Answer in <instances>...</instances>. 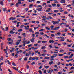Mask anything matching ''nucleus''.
<instances>
[{
    "mask_svg": "<svg viewBox=\"0 0 74 74\" xmlns=\"http://www.w3.org/2000/svg\"><path fill=\"white\" fill-rule=\"evenodd\" d=\"M26 67L27 69H28L29 68V65H27L26 66Z\"/></svg>",
    "mask_w": 74,
    "mask_h": 74,
    "instance_id": "62",
    "label": "nucleus"
},
{
    "mask_svg": "<svg viewBox=\"0 0 74 74\" xmlns=\"http://www.w3.org/2000/svg\"><path fill=\"white\" fill-rule=\"evenodd\" d=\"M0 39H2L3 40H4L5 39L4 37H0Z\"/></svg>",
    "mask_w": 74,
    "mask_h": 74,
    "instance_id": "36",
    "label": "nucleus"
},
{
    "mask_svg": "<svg viewBox=\"0 0 74 74\" xmlns=\"http://www.w3.org/2000/svg\"><path fill=\"white\" fill-rule=\"evenodd\" d=\"M31 64V65H33V64H35V62H32Z\"/></svg>",
    "mask_w": 74,
    "mask_h": 74,
    "instance_id": "41",
    "label": "nucleus"
},
{
    "mask_svg": "<svg viewBox=\"0 0 74 74\" xmlns=\"http://www.w3.org/2000/svg\"><path fill=\"white\" fill-rule=\"evenodd\" d=\"M23 26H24V25H23L22 24L20 26V27H21V28H22V27H23Z\"/></svg>",
    "mask_w": 74,
    "mask_h": 74,
    "instance_id": "43",
    "label": "nucleus"
},
{
    "mask_svg": "<svg viewBox=\"0 0 74 74\" xmlns=\"http://www.w3.org/2000/svg\"><path fill=\"white\" fill-rule=\"evenodd\" d=\"M74 68V67L73 66H72L71 67V68L70 69V70H73V69Z\"/></svg>",
    "mask_w": 74,
    "mask_h": 74,
    "instance_id": "51",
    "label": "nucleus"
},
{
    "mask_svg": "<svg viewBox=\"0 0 74 74\" xmlns=\"http://www.w3.org/2000/svg\"><path fill=\"white\" fill-rule=\"evenodd\" d=\"M42 43H43V44H45V43H47V41H42Z\"/></svg>",
    "mask_w": 74,
    "mask_h": 74,
    "instance_id": "14",
    "label": "nucleus"
},
{
    "mask_svg": "<svg viewBox=\"0 0 74 74\" xmlns=\"http://www.w3.org/2000/svg\"><path fill=\"white\" fill-rule=\"evenodd\" d=\"M53 55V56H54V58H55V57H56V56H58V54H56Z\"/></svg>",
    "mask_w": 74,
    "mask_h": 74,
    "instance_id": "30",
    "label": "nucleus"
},
{
    "mask_svg": "<svg viewBox=\"0 0 74 74\" xmlns=\"http://www.w3.org/2000/svg\"><path fill=\"white\" fill-rule=\"evenodd\" d=\"M13 31L12 30H11L10 32V33L11 34H13Z\"/></svg>",
    "mask_w": 74,
    "mask_h": 74,
    "instance_id": "31",
    "label": "nucleus"
},
{
    "mask_svg": "<svg viewBox=\"0 0 74 74\" xmlns=\"http://www.w3.org/2000/svg\"><path fill=\"white\" fill-rule=\"evenodd\" d=\"M12 68L14 69V70H17V71H18V69H16V68L14 67H13Z\"/></svg>",
    "mask_w": 74,
    "mask_h": 74,
    "instance_id": "21",
    "label": "nucleus"
},
{
    "mask_svg": "<svg viewBox=\"0 0 74 74\" xmlns=\"http://www.w3.org/2000/svg\"><path fill=\"white\" fill-rule=\"evenodd\" d=\"M19 51H16V52L15 53H16V54H19Z\"/></svg>",
    "mask_w": 74,
    "mask_h": 74,
    "instance_id": "52",
    "label": "nucleus"
},
{
    "mask_svg": "<svg viewBox=\"0 0 74 74\" xmlns=\"http://www.w3.org/2000/svg\"><path fill=\"white\" fill-rule=\"evenodd\" d=\"M8 30V27H7L5 28V29L4 30L5 31H7Z\"/></svg>",
    "mask_w": 74,
    "mask_h": 74,
    "instance_id": "22",
    "label": "nucleus"
},
{
    "mask_svg": "<svg viewBox=\"0 0 74 74\" xmlns=\"http://www.w3.org/2000/svg\"><path fill=\"white\" fill-rule=\"evenodd\" d=\"M44 68L46 69H48L49 68V66H45V65Z\"/></svg>",
    "mask_w": 74,
    "mask_h": 74,
    "instance_id": "24",
    "label": "nucleus"
},
{
    "mask_svg": "<svg viewBox=\"0 0 74 74\" xmlns=\"http://www.w3.org/2000/svg\"><path fill=\"white\" fill-rule=\"evenodd\" d=\"M51 10V8H49L47 9V10H46V12H50V10Z\"/></svg>",
    "mask_w": 74,
    "mask_h": 74,
    "instance_id": "8",
    "label": "nucleus"
},
{
    "mask_svg": "<svg viewBox=\"0 0 74 74\" xmlns=\"http://www.w3.org/2000/svg\"><path fill=\"white\" fill-rule=\"evenodd\" d=\"M67 41L68 42H71V40L69 41V39H67Z\"/></svg>",
    "mask_w": 74,
    "mask_h": 74,
    "instance_id": "46",
    "label": "nucleus"
},
{
    "mask_svg": "<svg viewBox=\"0 0 74 74\" xmlns=\"http://www.w3.org/2000/svg\"><path fill=\"white\" fill-rule=\"evenodd\" d=\"M42 18H46V16H41Z\"/></svg>",
    "mask_w": 74,
    "mask_h": 74,
    "instance_id": "40",
    "label": "nucleus"
},
{
    "mask_svg": "<svg viewBox=\"0 0 74 74\" xmlns=\"http://www.w3.org/2000/svg\"><path fill=\"white\" fill-rule=\"evenodd\" d=\"M54 12H58L59 11L58 10H55L54 11Z\"/></svg>",
    "mask_w": 74,
    "mask_h": 74,
    "instance_id": "27",
    "label": "nucleus"
},
{
    "mask_svg": "<svg viewBox=\"0 0 74 74\" xmlns=\"http://www.w3.org/2000/svg\"><path fill=\"white\" fill-rule=\"evenodd\" d=\"M34 39H35L34 38H33L30 40V41H31V42H34Z\"/></svg>",
    "mask_w": 74,
    "mask_h": 74,
    "instance_id": "11",
    "label": "nucleus"
},
{
    "mask_svg": "<svg viewBox=\"0 0 74 74\" xmlns=\"http://www.w3.org/2000/svg\"><path fill=\"white\" fill-rule=\"evenodd\" d=\"M52 5L53 7H55L56 5V4L55 3H53Z\"/></svg>",
    "mask_w": 74,
    "mask_h": 74,
    "instance_id": "16",
    "label": "nucleus"
},
{
    "mask_svg": "<svg viewBox=\"0 0 74 74\" xmlns=\"http://www.w3.org/2000/svg\"><path fill=\"white\" fill-rule=\"evenodd\" d=\"M69 66H73V64H72L71 63H69Z\"/></svg>",
    "mask_w": 74,
    "mask_h": 74,
    "instance_id": "54",
    "label": "nucleus"
},
{
    "mask_svg": "<svg viewBox=\"0 0 74 74\" xmlns=\"http://www.w3.org/2000/svg\"><path fill=\"white\" fill-rule=\"evenodd\" d=\"M21 18H25V16H21Z\"/></svg>",
    "mask_w": 74,
    "mask_h": 74,
    "instance_id": "49",
    "label": "nucleus"
},
{
    "mask_svg": "<svg viewBox=\"0 0 74 74\" xmlns=\"http://www.w3.org/2000/svg\"><path fill=\"white\" fill-rule=\"evenodd\" d=\"M16 19V18H13V17H10L9 18V20L10 21V20H12V21H13V20H15Z\"/></svg>",
    "mask_w": 74,
    "mask_h": 74,
    "instance_id": "2",
    "label": "nucleus"
},
{
    "mask_svg": "<svg viewBox=\"0 0 74 74\" xmlns=\"http://www.w3.org/2000/svg\"><path fill=\"white\" fill-rule=\"evenodd\" d=\"M67 29L65 28V29H64V30L65 32H67Z\"/></svg>",
    "mask_w": 74,
    "mask_h": 74,
    "instance_id": "59",
    "label": "nucleus"
},
{
    "mask_svg": "<svg viewBox=\"0 0 74 74\" xmlns=\"http://www.w3.org/2000/svg\"><path fill=\"white\" fill-rule=\"evenodd\" d=\"M45 46H42L41 48V49H45Z\"/></svg>",
    "mask_w": 74,
    "mask_h": 74,
    "instance_id": "47",
    "label": "nucleus"
},
{
    "mask_svg": "<svg viewBox=\"0 0 74 74\" xmlns=\"http://www.w3.org/2000/svg\"><path fill=\"white\" fill-rule=\"evenodd\" d=\"M49 47H50V48H53V47L52 46V45H49Z\"/></svg>",
    "mask_w": 74,
    "mask_h": 74,
    "instance_id": "44",
    "label": "nucleus"
},
{
    "mask_svg": "<svg viewBox=\"0 0 74 74\" xmlns=\"http://www.w3.org/2000/svg\"><path fill=\"white\" fill-rule=\"evenodd\" d=\"M60 34H61V33L60 32H58L57 34H56V36H58V35H59Z\"/></svg>",
    "mask_w": 74,
    "mask_h": 74,
    "instance_id": "20",
    "label": "nucleus"
},
{
    "mask_svg": "<svg viewBox=\"0 0 74 74\" xmlns=\"http://www.w3.org/2000/svg\"><path fill=\"white\" fill-rule=\"evenodd\" d=\"M54 53L55 54H56V53H58V51H57V52L54 51Z\"/></svg>",
    "mask_w": 74,
    "mask_h": 74,
    "instance_id": "53",
    "label": "nucleus"
},
{
    "mask_svg": "<svg viewBox=\"0 0 74 74\" xmlns=\"http://www.w3.org/2000/svg\"><path fill=\"white\" fill-rule=\"evenodd\" d=\"M8 44H12V42H7Z\"/></svg>",
    "mask_w": 74,
    "mask_h": 74,
    "instance_id": "34",
    "label": "nucleus"
},
{
    "mask_svg": "<svg viewBox=\"0 0 74 74\" xmlns=\"http://www.w3.org/2000/svg\"><path fill=\"white\" fill-rule=\"evenodd\" d=\"M39 73L40 74H42V72H41V70H40L38 71Z\"/></svg>",
    "mask_w": 74,
    "mask_h": 74,
    "instance_id": "25",
    "label": "nucleus"
},
{
    "mask_svg": "<svg viewBox=\"0 0 74 74\" xmlns=\"http://www.w3.org/2000/svg\"><path fill=\"white\" fill-rule=\"evenodd\" d=\"M40 34V33L39 32H36L35 33V34Z\"/></svg>",
    "mask_w": 74,
    "mask_h": 74,
    "instance_id": "39",
    "label": "nucleus"
},
{
    "mask_svg": "<svg viewBox=\"0 0 74 74\" xmlns=\"http://www.w3.org/2000/svg\"><path fill=\"white\" fill-rule=\"evenodd\" d=\"M26 29H29V32H30L32 33H34V32H33V31L32 30V28H26Z\"/></svg>",
    "mask_w": 74,
    "mask_h": 74,
    "instance_id": "3",
    "label": "nucleus"
},
{
    "mask_svg": "<svg viewBox=\"0 0 74 74\" xmlns=\"http://www.w3.org/2000/svg\"><path fill=\"white\" fill-rule=\"evenodd\" d=\"M60 2L62 3H65V0H61Z\"/></svg>",
    "mask_w": 74,
    "mask_h": 74,
    "instance_id": "13",
    "label": "nucleus"
},
{
    "mask_svg": "<svg viewBox=\"0 0 74 74\" xmlns=\"http://www.w3.org/2000/svg\"><path fill=\"white\" fill-rule=\"evenodd\" d=\"M6 60L7 61V62L9 64H10V61H9V60L7 59H6Z\"/></svg>",
    "mask_w": 74,
    "mask_h": 74,
    "instance_id": "33",
    "label": "nucleus"
},
{
    "mask_svg": "<svg viewBox=\"0 0 74 74\" xmlns=\"http://www.w3.org/2000/svg\"><path fill=\"white\" fill-rule=\"evenodd\" d=\"M4 64V62H2L0 64V66L2 65V64Z\"/></svg>",
    "mask_w": 74,
    "mask_h": 74,
    "instance_id": "57",
    "label": "nucleus"
},
{
    "mask_svg": "<svg viewBox=\"0 0 74 74\" xmlns=\"http://www.w3.org/2000/svg\"><path fill=\"white\" fill-rule=\"evenodd\" d=\"M18 22V21L16 20L14 21H13L12 22L13 23H16Z\"/></svg>",
    "mask_w": 74,
    "mask_h": 74,
    "instance_id": "28",
    "label": "nucleus"
},
{
    "mask_svg": "<svg viewBox=\"0 0 74 74\" xmlns=\"http://www.w3.org/2000/svg\"><path fill=\"white\" fill-rule=\"evenodd\" d=\"M20 43L19 42H17L16 43V45H19Z\"/></svg>",
    "mask_w": 74,
    "mask_h": 74,
    "instance_id": "50",
    "label": "nucleus"
},
{
    "mask_svg": "<svg viewBox=\"0 0 74 74\" xmlns=\"http://www.w3.org/2000/svg\"><path fill=\"white\" fill-rule=\"evenodd\" d=\"M3 10L4 11H7V8H3Z\"/></svg>",
    "mask_w": 74,
    "mask_h": 74,
    "instance_id": "15",
    "label": "nucleus"
},
{
    "mask_svg": "<svg viewBox=\"0 0 74 74\" xmlns=\"http://www.w3.org/2000/svg\"><path fill=\"white\" fill-rule=\"evenodd\" d=\"M49 43H52L53 44V43H54L55 42V41L53 40H49Z\"/></svg>",
    "mask_w": 74,
    "mask_h": 74,
    "instance_id": "10",
    "label": "nucleus"
},
{
    "mask_svg": "<svg viewBox=\"0 0 74 74\" xmlns=\"http://www.w3.org/2000/svg\"><path fill=\"white\" fill-rule=\"evenodd\" d=\"M60 38L61 39L60 40V41H64L65 40H64V38L60 37Z\"/></svg>",
    "mask_w": 74,
    "mask_h": 74,
    "instance_id": "7",
    "label": "nucleus"
},
{
    "mask_svg": "<svg viewBox=\"0 0 74 74\" xmlns=\"http://www.w3.org/2000/svg\"><path fill=\"white\" fill-rule=\"evenodd\" d=\"M29 6L30 7H33V5L31 4H30L29 5Z\"/></svg>",
    "mask_w": 74,
    "mask_h": 74,
    "instance_id": "48",
    "label": "nucleus"
},
{
    "mask_svg": "<svg viewBox=\"0 0 74 74\" xmlns=\"http://www.w3.org/2000/svg\"><path fill=\"white\" fill-rule=\"evenodd\" d=\"M44 34V33L42 32H41L40 33V34H41V35H43V34Z\"/></svg>",
    "mask_w": 74,
    "mask_h": 74,
    "instance_id": "56",
    "label": "nucleus"
},
{
    "mask_svg": "<svg viewBox=\"0 0 74 74\" xmlns=\"http://www.w3.org/2000/svg\"><path fill=\"white\" fill-rule=\"evenodd\" d=\"M7 40H8V41H11V38H8L7 39Z\"/></svg>",
    "mask_w": 74,
    "mask_h": 74,
    "instance_id": "23",
    "label": "nucleus"
},
{
    "mask_svg": "<svg viewBox=\"0 0 74 74\" xmlns=\"http://www.w3.org/2000/svg\"><path fill=\"white\" fill-rule=\"evenodd\" d=\"M69 51H72V52H74V50H72V49H69Z\"/></svg>",
    "mask_w": 74,
    "mask_h": 74,
    "instance_id": "61",
    "label": "nucleus"
},
{
    "mask_svg": "<svg viewBox=\"0 0 74 74\" xmlns=\"http://www.w3.org/2000/svg\"><path fill=\"white\" fill-rule=\"evenodd\" d=\"M59 23V21H55L53 23V25H56L57 24H58Z\"/></svg>",
    "mask_w": 74,
    "mask_h": 74,
    "instance_id": "9",
    "label": "nucleus"
},
{
    "mask_svg": "<svg viewBox=\"0 0 74 74\" xmlns=\"http://www.w3.org/2000/svg\"><path fill=\"white\" fill-rule=\"evenodd\" d=\"M64 51V50H62V49H61L60 50V52H63Z\"/></svg>",
    "mask_w": 74,
    "mask_h": 74,
    "instance_id": "60",
    "label": "nucleus"
},
{
    "mask_svg": "<svg viewBox=\"0 0 74 74\" xmlns=\"http://www.w3.org/2000/svg\"><path fill=\"white\" fill-rule=\"evenodd\" d=\"M6 49H4V51L5 53H7V51Z\"/></svg>",
    "mask_w": 74,
    "mask_h": 74,
    "instance_id": "35",
    "label": "nucleus"
},
{
    "mask_svg": "<svg viewBox=\"0 0 74 74\" xmlns=\"http://www.w3.org/2000/svg\"><path fill=\"white\" fill-rule=\"evenodd\" d=\"M1 29H2V30H4V28H3V27L1 26Z\"/></svg>",
    "mask_w": 74,
    "mask_h": 74,
    "instance_id": "42",
    "label": "nucleus"
},
{
    "mask_svg": "<svg viewBox=\"0 0 74 74\" xmlns=\"http://www.w3.org/2000/svg\"><path fill=\"white\" fill-rule=\"evenodd\" d=\"M42 9V8L41 7L40 8L37 9L36 10H38V11H42V10H41Z\"/></svg>",
    "mask_w": 74,
    "mask_h": 74,
    "instance_id": "6",
    "label": "nucleus"
},
{
    "mask_svg": "<svg viewBox=\"0 0 74 74\" xmlns=\"http://www.w3.org/2000/svg\"><path fill=\"white\" fill-rule=\"evenodd\" d=\"M64 13L65 14H67L68 13L66 11Z\"/></svg>",
    "mask_w": 74,
    "mask_h": 74,
    "instance_id": "63",
    "label": "nucleus"
},
{
    "mask_svg": "<svg viewBox=\"0 0 74 74\" xmlns=\"http://www.w3.org/2000/svg\"><path fill=\"white\" fill-rule=\"evenodd\" d=\"M32 60H38V58L37 57H34L32 58Z\"/></svg>",
    "mask_w": 74,
    "mask_h": 74,
    "instance_id": "5",
    "label": "nucleus"
},
{
    "mask_svg": "<svg viewBox=\"0 0 74 74\" xmlns=\"http://www.w3.org/2000/svg\"><path fill=\"white\" fill-rule=\"evenodd\" d=\"M55 26H54V25H51V28H53Z\"/></svg>",
    "mask_w": 74,
    "mask_h": 74,
    "instance_id": "58",
    "label": "nucleus"
},
{
    "mask_svg": "<svg viewBox=\"0 0 74 74\" xmlns=\"http://www.w3.org/2000/svg\"><path fill=\"white\" fill-rule=\"evenodd\" d=\"M12 65H13V66H16V64H15L14 62L12 63Z\"/></svg>",
    "mask_w": 74,
    "mask_h": 74,
    "instance_id": "19",
    "label": "nucleus"
},
{
    "mask_svg": "<svg viewBox=\"0 0 74 74\" xmlns=\"http://www.w3.org/2000/svg\"><path fill=\"white\" fill-rule=\"evenodd\" d=\"M22 35L23 36V37H25L26 36V33H23Z\"/></svg>",
    "mask_w": 74,
    "mask_h": 74,
    "instance_id": "18",
    "label": "nucleus"
},
{
    "mask_svg": "<svg viewBox=\"0 0 74 74\" xmlns=\"http://www.w3.org/2000/svg\"><path fill=\"white\" fill-rule=\"evenodd\" d=\"M68 16H69V17H71V18H74V16H73L72 14H69Z\"/></svg>",
    "mask_w": 74,
    "mask_h": 74,
    "instance_id": "12",
    "label": "nucleus"
},
{
    "mask_svg": "<svg viewBox=\"0 0 74 74\" xmlns=\"http://www.w3.org/2000/svg\"><path fill=\"white\" fill-rule=\"evenodd\" d=\"M63 55V54H60L58 55V56H62Z\"/></svg>",
    "mask_w": 74,
    "mask_h": 74,
    "instance_id": "32",
    "label": "nucleus"
},
{
    "mask_svg": "<svg viewBox=\"0 0 74 74\" xmlns=\"http://www.w3.org/2000/svg\"><path fill=\"white\" fill-rule=\"evenodd\" d=\"M71 5H67V6H66V7H71Z\"/></svg>",
    "mask_w": 74,
    "mask_h": 74,
    "instance_id": "45",
    "label": "nucleus"
},
{
    "mask_svg": "<svg viewBox=\"0 0 74 74\" xmlns=\"http://www.w3.org/2000/svg\"><path fill=\"white\" fill-rule=\"evenodd\" d=\"M45 59H49V57H46L45 58H44Z\"/></svg>",
    "mask_w": 74,
    "mask_h": 74,
    "instance_id": "17",
    "label": "nucleus"
},
{
    "mask_svg": "<svg viewBox=\"0 0 74 74\" xmlns=\"http://www.w3.org/2000/svg\"><path fill=\"white\" fill-rule=\"evenodd\" d=\"M0 60H3V56H1V58H0Z\"/></svg>",
    "mask_w": 74,
    "mask_h": 74,
    "instance_id": "26",
    "label": "nucleus"
},
{
    "mask_svg": "<svg viewBox=\"0 0 74 74\" xmlns=\"http://www.w3.org/2000/svg\"><path fill=\"white\" fill-rule=\"evenodd\" d=\"M0 4L2 6H3L4 5V3H3V1H1V0H0Z\"/></svg>",
    "mask_w": 74,
    "mask_h": 74,
    "instance_id": "4",
    "label": "nucleus"
},
{
    "mask_svg": "<svg viewBox=\"0 0 74 74\" xmlns=\"http://www.w3.org/2000/svg\"><path fill=\"white\" fill-rule=\"evenodd\" d=\"M19 48H16V49H15V51H18V50L19 49Z\"/></svg>",
    "mask_w": 74,
    "mask_h": 74,
    "instance_id": "55",
    "label": "nucleus"
},
{
    "mask_svg": "<svg viewBox=\"0 0 74 74\" xmlns=\"http://www.w3.org/2000/svg\"><path fill=\"white\" fill-rule=\"evenodd\" d=\"M45 28L48 30H49L50 29V28H48V27H45Z\"/></svg>",
    "mask_w": 74,
    "mask_h": 74,
    "instance_id": "37",
    "label": "nucleus"
},
{
    "mask_svg": "<svg viewBox=\"0 0 74 74\" xmlns=\"http://www.w3.org/2000/svg\"><path fill=\"white\" fill-rule=\"evenodd\" d=\"M53 63V61H51V62H49V64L50 65H51V64H52Z\"/></svg>",
    "mask_w": 74,
    "mask_h": 74,
    "instance_id": "29",
    "label": "nucleus"
},
{
    "mask_svg": "<svg viewBox=\"0 0 74 74\" xmlns=\"http://www.w3.org/2000/svg\"><path fill=\"white\" fill-rule=\"evenodd\" d=\"M42 7V6H41V5H38L37 6V7L38 8L39 7Z\"/></svg>",
    "mask_w": 74,
    "mask_h": 74,
    "instance_id": "38",
    "label": "nucleus"
},
{
    "mask_svg": "<svg viewBox=\"0 0 74 74\" xmlns=\"http://www.w3.org/2000/svg\"><path fill=\"white\" fill-rule=\"evenodd\" d=\"M21 4V2H19L16 3L15 5L17 7H19V4L20 5Z\"/></svg>",
    "mask_w": 74,
    "mask_h": 74,
    "instance_id": "1",
    "label": "nucleus"
},
{
    "mask_svg": "<svg viewBox=\"0 0 74 74\" xmlns=\"http://www.w3.org/2000/svg\"><path fill=\"white\" fill-rule=\"evenodd\" d=\"M58 73L59 74H62V72H61V71L59 72H58Z\"/></svg>",
    "mask_w": 74,
    "mask_h": 74,
    "instance_id": "64",
    "label": "nucleus"
}]
</instances>
